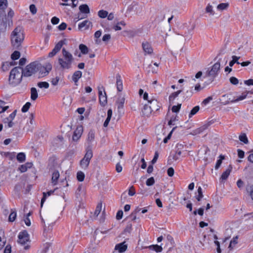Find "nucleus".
Returning <instances> with one entry per match:
<instances>
[{"mask_svg": "<svg viewBox=\"0 0 253 253\" xmlns=\"http://www.w3.org/2000/svg\"><path fill=\"white\" fill-rule=\"evenodd\" d=\"M39 67H40V63L33 62L27 65L24 69L20 66L14 67L10 72L9 84L16 86L21 83L23 76L29 77L37 72Z\"/></svg>", "mask_w": 253, "mask_h": 253, "instance_id": "1", "label": "nucleus"}, {"mask_svg": "<svg viewBox=\"0 0 253 253\" xmlns=\"http://www.w3.org/2000/svg\"><path fill=\"white\" fill-rule=\"evenodd\" d=\"M14 15V12L11 8L9 9L7 15L5 11H0V32L4 33L12 26Z\"/></svg>", "mask_w": 253, "mask_h": 253, "instance_id": "2", "label": "nucleus"}, {"mask_svg": "<svg viewBox=\"0 0 253 253\" xmlns=\"http://www.w3.org/2000/svg\"><path fill=\"white\" fill-rule=\"evenodd\" d=\"M11 43L13 49L20 50L21 44L24 39L23 28L18 26L12 32L11 35Z\"/></svg>", "mask_w": 253, "mask_h": 253, "instance_id": "3", "label": "nucleus"}, {"mask_svg": "<svg viewBox=\"0 0 253 253\" xmlns=\"http://www.w3.org/2000/svg\"><path fill=\"white\" fill-rule=\"evenodd\" d=\"M63 58H59L58 63L62 69H69L71 68V65L74 60L72 54L67 51L65 48L62 50Z\"/></svg>", "mask_w": 253, "mask_h": 253, "instance_id": "4", "label": "nucleus"}, {"mask_svg": "<svg viewBox=\"0 0 253 253\" xmlns=\"http://www.w3.org/2000/svg\"><path fill=\"white\" fill-rule=\"evenodd\" d=\"M220 59L219 58L217 62H216L212 67L211 69L209 68L207 70L205 76L204 77V78L207 77H210L211 79L210 83H211L213 81L214 78L217 76L218 73V71L220 69Z\"/></svg>", "mask_w": 253, "mask_h": 253, "instance_id": "5", "label": "nucleus"}, {"mask_svg": "<svg viewBox=\"0 0 253 253\" xmlns=\"http://www.w3.org/2000/svg\"><path fill=\"white\" fill-rule=\"evenodd\" d=\"M93 157L92 151L85 150V154L84 158L80 161V166L84 169H87L90 163V161Z\"/></svg>", "mask_w": 253, "mask_h": 253, "instance_id": "6", "label": "nucleus"}, {"mask_svg": "<svg viewBox=\"0 0 253 253\" xmlns=\"http://www.w3.org/2000/svg\"><path fill=\"white\" fill-rule=\"evenodd\" d=\"M39 67V76L40 77H43L49 74V71L52 69V65L50 63H47L45 66H42L40 63V67Z\"/></svg>", "mask_w": 253, "mask_h": 253, "instance_id": "7", "label": "nucleus"}, {"mask_svg": "<svg viewBox=\"0 0 253 253\" xmlns=\"http://www.w3.org/2000/svg\"><path fill=\"white\" fill-rule=\"evenodd\" d=\"M95 139V132L93 130H90L87 135L86 139V146L85 147V150H90L92 151V142L94 141Z\"/></svg>", "mask_w": 253, "mask_h": 253, "instance_id": "8", "label": "nucleus"}, {"mask_svg": "<svg viewBox=\"0 0 253 253\" xmlns=\"http://www.w3.org/2000/svg\"><path fill=\"white\" fill-rule=\"evenodd\" d=\"M18 238V242L21 245H25L26 242L29 241V235L26 230L20 232Z\"/></svg>", "mask_w": 253, "mask_h": 253, "instance_id": "9", "label": "nucleus"}, {"mask_svg": "<svg viewBox=\"0 0 253 253\" xmlns=\"http://www.w3.org/2000/svg\"><path fill=\"white\" fill-rule=\"evenodd\" d=\"M83 132V127L82 126H79L75 130L72 136V139L74 141H77L81 137Z\"/></svg>", "mask_w": 253, "mask_h": 253, "instance_id": "10", "label": "nucleus"}, {"mask_svg": "<svg viewBox=\"0 0 253 253\" xmlns=\"http://www.w3.org/2000/svg\"><path fill=\"white\" fill-rule=\"evenodd\" d=\"M148 103L150 104V108L153 111L159 110L161 107V104L155 99H151L148 100Z\"/></svg>", "mask_w": 253, "mask_h": 253, "instance_id": "11", "label": "nucleus"}, {"mask_svg": "<svg viewBox=\"0 0 253 253\" xmlns=\"http://www.w3.org/2000/svg\"><path fill=\"white\" fill-rule=\"evenodd\" d=\"M6 241L4 232L3 229H0V250L3 248L5 245Z\"/></svg>", "mask_w": 253, "mask_h": 253, "instance_id": "12", "label": "nucleus"}, {"mask_svg": "<svg viewBox=\"0 0 253 253\" xmlns=\"http://www.w3.org/2000/svg\"><path fill=\"white\" fill-rule=\"evenodd\" d=\"M142 45L145 52L148 54H151L153 52V49L151 45L148 42H143Z\"/></svg>", "mask_w": 253, "mask_h": 253, "instance_id": "13", "label": "nucleus"}, {"mask_svg": "<svg viewBox=\"0 0 253 253\" xmlns=\"http://www.w3.org/2000/svg\"><path fill=\"white\" fill-rule=\"evenodd\" d=\"M152 112H153V111L150 108V105H149L148 104H145L144 105L143 108L142 110V113L143 115L148 117L151 114Z\"/></svg>", "mask_w": 253, "mask_h": 253, "instance_id": "14", "label": "nucleus"}, {"mask_svg": "<svg viewBox=\"0 0 253 253\" xmlns=\"http://www.w3.org/2000/svg\"><path fill=\"white\" fill-rule=\"evenodd\" d=\"M116 85L118 91H122L123 89V82L121 80V77L119 74L116 76Z\"/></svg>", "mask_w": 253, "mask_h": 253, "instance_id": "15", "label": "nucleus"}, {"mask_svg": "<svg viewBox=\"0 0 253 253\" xmlns=\"http://www.w3.org/2000/svg\"><path fill=\"white\" fill-rule=\"evenodd\" d=\"M125 242L117 244L115 246V249L118 250L120 253H123L127 249V245L125 244Z\"/></svg>", "mask_w": 253, "mask_h": 253, "instance_id": "16", "label": "nucleus"}, {"mask_svg": "<svg viewBox=\"0 0 253 253\" xmlns=\"http://www.w3.org/2000/svg\"><path fill=\"white\" fill-rule=\"evenodd\" d=\"M60 174L58 170H55L52 175L51 181L53 185H55L57 184V181L59 177Z\"/></svg>", "mask_w": 253, "mask_h": 253, "instance_id": "17", "label": "nucleus"}, {"mask_svg": "<svg viewBox=\"0 0 253 253\" xmlns=\"http://www.w3.org/2000/svg\"><path fill=\"white\" fill-rule=\"evenodd\" d=\"M90 25L92 26L91 22L87 20H85L79 24L78 28L80 30H81L84 27H85V29H87Z\"/></svg>", "mask_w": 253, "mask_h": 253, "instance_id": "18", "label": "nucleus"}, {"mask_svg": "<svg viewBox=\"0 0 253 253\" xmlns=\"http://www.w3.org/2000/svg\"><path fill=\"white\" fill-rule=\"evenodd\" d=\"M82 76V72L81 71H76L74 73L72 76V80L75 83H77Z\"/></svg>", "mask_w": 253, "mask_h": 253, "instance_id": "19", "label": "nucleus"}, {"mask_svg": "<svg viewBox=\"0 0 253 253\" xmlns=\"http://www.w3.org/2000/svg\"><path fill=\"white\" fill-rule=\"evenodd\" d=\"M79 10L81 12L84 14H88L90 12V9L86 4H83L79 6Z\"/></svg>", "mask_w": 253, "mask_h": 253, "instance_id": "20", "label": "nucleus"}, {"mask_svg": "<svg viewBox=\"0 0 253 253\" xmlns=\"http://www.w3.org/2000/svg\"><path fill=\"white\" fill-rule=\"evenodd\" d=\"M232 169V167H231V165H230L229 168L227 169L225 171H224L222 173V174L221 176V178L222 180H226L228 177V176L231 171Z\"/></svg>", "mask_w": 253, "mask_h": 253, "instance_id": "21", "label": "nucleus"}, {"mask_svg": "<svg viewBox=\"0 0 253 253\" xmlns=\"http://www.w3.org/2000/svg\"><path fill=\"white\" fill-rule=\"evenodd\" d=\"M38 97V94L37 89L35 87H32L31 88V99L35 101Z\"/></svg>", "mask_w": 253, "mask_h": 253, "instance_id": "22", "label": "nucleus"}, {"mask_svg": "<svg viewBox=\"0 0 253 253\" xmlns=\"http://www.w3.org/2000/svg\"><path fill=\"white\" fill-rule=\"evenodd\" d=\"M181 147H182V145L177 144V147L178 148L177 150H176L175 154L173 156V157H172V158L174 160L176 161V160H178L179 156L181 155V150H179L181 149Z\"/></svg>", "mask_w": 253, "mask_h": 253, "instance_id": "23", "label": "nucleus"}, {"mask_svg": "<svg viewBox=\"0 0 253 253\" xmlns=\"http://www.w3.org/2000/svg\"><path fill=\"white\" fill-rule=\"evenodd\" d=\"M250 91H246L242 93V95L238 96L236 99L232 100V102H236L240 100H242L246 98Z\"/></svg>", "mask_w": 253, "mask_h": 253, "instance_id": "24", "label": "nucleus"}, {"mask_svg": "<svg viewBox=\"0 0 253 253\" xmlns=\"http://www.w3.org/2000/svg\"><path fill=\"white\" fill-rule=\"evenodd\" d=\"M56 164V158L54 156H52L49 158L48 166L49 169L54 168L55 164Z\"/></svg>", "mask_w": 253, "mask_h": 253, "instance_id": "25", "label": "nucleus"}, {"mask_svg": "<svg viewBox=\"0 0 253 253\" xmlns=\"http://www.w3.org/2000/svg\"><path fill=\"white\" fill-rule=\"evenodd\" d=\"M182 92L181 90H179L177 91L174 92L172 93L169 97V102H171V101H173L174 99L177 97L178 95Z\"/></svg>", "mask_w": 253, "mask_h": 253, "instance_id": "26", "label": "nucleus"}, {"mask_svg": "<svg viewBox=\"0 0 253 253\" xmlns=\"http://www.w3.org/2000/svg\"><path fill=\"white\" fill-rule=\"evenodd\" d=\"M16 217V211L15 209H11V213L8 217V220L10 222L14 221Z\"/></svg>", "mask_w": 253, "mask_h": 253, "instance_id": "27", "label": "nucleus"}, {"mask_svg": "<svg viewBox=\"0 0 253 253\" xmlns=\"http://www.w3.org/2000/svg\"><path fill=\"white\" fill-rule=\"evenodd\" d=\"M103 90H104V91H105L104 88H103ZM99 103L101 106H105V105L106 104V103L107 102V95H106L105 92H104V95L101 96V97H100L99 98Z\"/></svg>", "mask_w": 253, "mask_h": 253, "instance_id": "28", "label": "nucleus"}, {"mask_svg": "<svg viewBox=\"0 0 253 253\" xmlns=\"http://www.w3.org/2000/svg\"><path fill=\"white\" fill-rule=\"evenodd\" d=\"M149 249L155 251L157 253H160L162 251L163 248L161 246L158 245H154L150 246Z\"/></svg>", "mask_w": 253, "mask_h": 253, "instance_id": "29", "label": "nucleus"}, {"mask_svg": "<svg viewBox=\"0 0 253 253\" xmlns=\"http://www.w3.org/2000/svg\"><path fill=\"white\" fill-rule=\"evenodd\" d=\"M17 160L20 163H23L25 161L26 155L24 153H19L16 157Z\"/></svg>", "mask_w": 253, "mask_h": 253, "instance_id": "30", "label": "nucleus"}, {"mask_svg": "<svg viewBox=\"0 0 253 253\" xmlns=\"http://www.w3.org/2000/svg\"><path fill=\"white\" fill-rule=\"evenodd\" d=\"M125 98L124 97L118 98V99L116 102L117 104L118 105V109L123 108L124 104L125 103Z\"/></svg>", "mask_w": 253, "mask_h": 253, "instance_id": "31", "label": "nucleus"}, {"mask_svg": "<svg viewBox=\"0 0 253 253\" xmlns=\"http://www.w3.org/2000/svg\"><path fill=\"white\" fill-rule=\"evenodd\" d=\"M211 125V123L210 122H208L207 124L203 125L200 127L198 128L196 130L197 133H200L203 132L205 129H207L208 127Z\"/></svg>", "mask_w": 253, "mask_h": 253, "instance_id": "32", "label": "nucleus"}, {"mask_svg": "<svg viewBox=\"0 0 253 253\" xmlns=\"http://www.w3.org/2000/svg\"><path fill=\"white\" fill-rule=\"evenodd\" d=\"M79 49L83 54H86L88 52V48L84 44H80L79 45Z\"/></svg>", "mask_w": 253, "mask_h": 253, "instance_id": "33", "label": "nucleus"}, {"mask_svg": "<svg viewBox=\"0 0 253 253\" xmlns=\"http://www.w3.org/2000/svg\"><path fill=\"white\" fill-rule=\"evenodd\" d=\"M8 2L7 0H0V10L1 11H5V9L7 7Z\"/></svg>", "mask_w": 253, "mask_h": 253, "instance_id": "34", "label": "nucleus"}, {"mask_svg": "<svg viewBox=\"0 0 253 253\" xmlns=\"http://www.w3.org/2000/svg\"><path fill=\"white\" fill-rule=\"evenodd\" d=\"M64 44H65V40H61L55 45V46L54 47V49L57 52H59Z\"/></svg>", "mask_w": 253, "mask_h": 253, "instance_id": "35", "label": "nucleus"}, {"mask_svg": "<svg viewBox=\"0 0 253 253\" xmlns=\"http://www.w3.org/2000/svg\"><path fill=\"white\" fill-rule=\"evenodd\" d=\"M64 44H65V40H61L55 45V46L54 47V49L57 52H59Z\"/></svg>", "mask_w": 253, "mask_h": 253, "instance_id": "36", "label": "nucleus"}, {"mask_svg": "<svg viewBox=\"0 0 253 253\" xmlns=\"http://www.w3.org/2000/svg\"><path fill=\"white\" fill-rule=\"evenodd\" d=\"M5 104L4 101L0 100V114L4 112L8 108V106H5Z\"/></svg>", "mask_w": 253, "mask_h": 253, "instance_id": "37", "label": "nucleus"}, {"mask_svg": "<svg viewBox=\"0 0 253 253\" xmlns=\"http://www.w3.org/2000/svg\"><path fill=\"white\" fill-rule=\"evenodd\" d=\"M239 139L245 144H248L249 143L248 137L245 133H242L240 135Z\"/></svg>", "mask_w": 253, "mask_h": 253, "instance_id": "38", "label": "nucleus"}, {"mask_svg": "<svg viewBox=\"0 0 253 253\" xmlns=\"http://www.w3.org/2000/svg\"><path fill=\"white\" fill-rule=\"evenodd\" d=\"M11 67V64L9 63V62H3L1 66V69L3 71L5 72L8 71L9 68Z\"/></svg>", "mask_w": 253, "mask_h": 253, "instance_id": "39", "label": "nucleus"}, {"mask_svg": "<svg viewBox=\"0 0 253 253\" xmlns=\"http://www.w3.org/2000/svg\"><path fill=\"white\" fill-rule=\"evenodd\" d=\"M239 59V57L236 56H232V60L229 62V66L230 67H232L235 63H237V64H240V62L238 61V59Z\"/></svg>", "mask_w": 253, "mask_h": 253, "instance_id": "40", "label": "nucleus"}, {"mask_svg": "<svg viewBox=\"0 0 253 253\" xmlns=\"http://www.w3.org/2000/svg\"><path fill=\"white\" fill-rule=\"evenodd\" d=\"M197 192L198 193V195H196L195 196V197L198 201H200L201 200L202 198L203 197L202 189L201 187H199L198 190H197Z\"/></svg>", "mask_w": 253, "mask_h": 253, "instance_id": "41", "label": "nucleus"}, {"mask_svg": "<svg viewBox=\"0 0 253 253\" xmlns=\"http://www.w3.org/2000/svg\"><path fill=\"white\" fill-rule=\"evenodd\" d=\"M20 56V53L19 51L15 50L11 55V58L13 60H16L19 58Z\"/></svg>", "mask_w": 253, "mask_h": 253, "instance_id": "42", "label": "nucleus"}, {"mask_svg": "<svg viewBox=\"0 0 253 253\" xmlns=\"http://www.w3.org/2000/svg\"><path fill=\"white\" fill-rule=\"evenodd\" d=\"M38 87L40 88H48L49 87V84L46 82H39L37 84Z\"/></svg>", "mask_w": 253, "mask_h": 253, "instance_id": "43", "label": "nucleus"}, {"mask_svg": "<svg viewBox=\"0 0 253 253\" xmlns=\"http://www.w3.org/2000/svg\"><path fill=\"white\" fill-rule=\"evenodd\" d=\"M200 109V107L199 106H196L194 107L190 111L189 114V117L191 118L193 116L195 115Z\"/></svg>", "mask_w": 253, "mask_h": 253, "instance_id": "44", "label": "nucleus"}, {"mask_svg": "<svg viewBox=\"0 0 253 253\" xmlns=\"http://www.w3.org/2000/svg\"><path fill=\"white\" fill-rule=\"evenodd\" d=\"M77 178L79 181H83L84 179V174L82 171H78L77 174Z\"/></svg>", "mask_w": 253, "mask_h": 253, "instance_id": "45", "label": "nucleus"}, {"mask_svg": "<svg viewBox=\"0 0 253 253\" xmlns=\"http://www.w3.org/2000/svg\"><path fill=\"white\" fill-rule=\"evenodd\" d=\"M108 14V12L104 10H100L98 12V15L101 18H106Z\"/></svg>", "mask_w": 253, "mask_h": 253, "instance_id": "46", "label": "nucleus"}, {"mask_svg": "<svg viewBox=\"0 0 253 253\" xmlns=\"http://www.w3.org/2000/svg\"><path fill=\"white\" fill-rule=\"evenodd\" d=\"M220 159L218 160L216 162L215 166V169H217L221 166L222 160L224 159V156L222 155H220L219 157Z\"/></svg>", "mask_w": 253, "mask_h": 253, "instance_id": "47", "label": "nucleus"}, {"mask_svg": "<svg viewBox=\"0 0 253 253\" xmlns=\"http://www.w3.org/2000/svg\"><path fill=\"white\" fill-rule=\"evenodd\" d=\"M237 239L238 237L236 236L235 238H233V239L231 241L230 244L229 245L228 248L230 249V250H232L233 248V247L232 246H235L237 244Z\"/></svg>", "mask_w": 253, "mask_h": 253, "instance_id": "48", "label": "nucleus"}, {"mask_svg": "<svg viewBox=\"0 0 253 253\" xmlns=\"http://www.w3.org/2000/svg\"><path fill=\"white\" fill-rule=\"evenodd\" d=\"M31 105V104L30 102H27L22 108L21 111L23 113L27 112L28 110L29 109L30 106Z\"/></svg>", "mask_w": 253, "mask_h": 253, "instance_id": "49", "label": "nucleus"}, {"mask_svg": "<svg viewBox=\"0 0 253 253\" xmlns=\"http://www.w3.org/2000/svg\"><path fill=\"white\" fill-rule=\"evenodd\" d=\"M181 104H178L177 105H174L172 107L171 111L174 113H178L181 108Z\"/></svg>", "mask_w": 253, "mask_h": 253, "instance_id": "50", "label": "nucleus"}, {"mask_svg": "<svg viewBox=\"0 0 253 253\" xmlns=\"http://www.w3.org/2000/svg\"><path fill=\"white\" fill-rule=\"evenodd\" d=\"M246 190L250 193L251 198L253 200V185L248 186L246 187Z\"/></svg>", "mask_w": 253, "mask_h": 253, "instance_id": "51", "label": "nucleus"}, {"mask_svg": "<svg viewBox=\"0 0 253 253\" xmlns=\"http://www.w3.org/2000/svg\"><path fill=\"white\" fill-rule=\"evenodd\" d=\"M154 183H155V179L153 177H151L149 178L146 181V184L148 186H152Z\"/></svg>", "mask_w": 253, "mask_h": 253, "instance_id": "52", "label": "nucleus"}, {"mask_svg": "<svg viewBox=\"0 0 253 253\" xmlns=\"http://www.w3.org/2000/svg\"><path fill=\"white\" fill-rule=\"evenodd\" d=\"M132 230V224L128 222L124 229L125 233H130Z\"/></svg>", "mask_w": 253, "mask_h": 253, "instance_id": "53", "label": "nucleus"}, {"mask_svg": "<svg viewBox=\"0 0 253 253\" xmlns=\"http://www.w3.org/2000/svg\"><path fill=\"white\" fill-rule=\"evenodd\" d=\"M228 6V4L226 3H221L218 5L217 8L220 10H224L226 9Z\"/></svg>", "mask_w": 253, "mask_h": 253, "instance_id": "54", "label": "nucleus"}, {"mask_svg": "<svg viewBox=\"0 0 253 253\" xmlns=\"http://www.w3.org/2000/svg\"><path fill=\"white\" fill-rule=\"evenodd\" d=\"M29 8H30V12H31V13L32 14L34 15L37 13V8L35 4H31L30 5Z\"/></svg>", "mask_w": 253, "mask_h": 253, "instance_id": "55", "label": "nucleus"}, {"mask_svg": "<svg viewBox=\"0 0 253 253\" xmlns=\"http://www.w3.org/2000/svg\"><path fill=\"white\" fill-rule=\"evenodd\" d=\"M193 93V92L192 90H187L186 93H184V95L183 96L184 99L185 100L189 97H190Z\"/></svg>", "mask_w": 253, "mask_h": 253, "instance_id": "56", "label": "nucleus"}, {"mask_svg": "<svg viewBox=\"0 0 253 253\" xmlns=\"http://www.w3.org/2000/svg\"><path fill=\"white\" fill-rule=\"evenodd\" d=\"M229 81L231 84L234 85H237L239 83V80L237 78L232 77L229 79Z\"/></svg>", "mask_w": 253, "mask_h": 253, "instance_id": "57", "label": "nucleus"}, {"mask_svg": "<svg viewBox=\"0 0 253 253\" xmlns=\"http://www.w3.org/2000/svg\"><path fill=\"white\" fill-rule=\"evenodd\" d=\"M206 12L210 13L211 15L214 14V12L212 10V6L210 4H208L206 8Z\"/></svg>", "mask_w": 253, "mask_h": 253, "instance_id": "58", "label": "nucleus"}, {"mask_svg": "<svg viewBox=\"0 0 253 253\" xmlns=\"http://www.w3.org/2000/svg\"><path fill=\"white\" fill-rule=\"evenodd\" d=\"M101 210V206L97 205L94 212V216L97 217L100 213Z\"/></svg>", "mask_w": 253, "mask_h": 253, "instance_id": "59", "label": "nucleus"}, {"mask_svg": "<svg viewBox=\"0 0 253 253\" xmlns=\"http://www.w3.org/2000/svg\"><path fill=\"white\" fill-rule=\"evenodd\" d=\"M159 157V153L158 151H156L155 153L154 156L153 157V159L151 161V164L152 165L155 164L158 160V158Z\"/></svg>", "mask_w": 253, "mask_h": 253, "instance_id": "60", "label": "nucleus"}, {"mask_svg": "<svg viewBox=\"0 0 253 253\" xmlns=\"http://www.w3.org/2000/svg\"><path fill=\"white\" fill-rule=\"evenodd\" d=\"M59 81V77H56L55 78L52 79V80L51 81V83L53 85L55 86L58 84Z\"/></svg>", "mask_w": 253, "mask_h": 253, "instance_id": "61", "label": "nucleus"}, {"mask_svg": "<svg viewBox=\"0 0 253 253\" xmlns=\"http://www.w3.org/2000/svg\"><path fill=\"white\" fill-rule=\"evenodd\" d=\"M174 170L172 167L169 168L168 169L167 173L169 176L172 177L174 175Z\"/></svg>", "mask_w": 253, "mask_h": 253, "instance_id": "62", "label": "nucleus"}, {"mask_svg": "<svg viewBox=\"0 0 253 253\" xmlns=\"http://www.w3.org/2000/svg\"><path fill=\"white\" fill-rule=\"evenodd\" d=\"M237 185L239 189H242L244 187V182L242 180L240 179L237 182Z\"/></svg>", "mask_w": 253, "mask_h": 253, "instance_id": "63", "label": "nucleus"}, {"mask_svg": "<svg viewBox=\"0 0 253 253\" xmlns=\"http://www.w3.org/2000/svg\"><path fill=\"white\" fill-rule=\"evenodd\" d=\"M11 246L9 244H7L4 250L3 253H11Z\"/></svg>", "mask_w": 253, "mask_h": 253, "instance_id": "64", "label": "nucleus"}]
</instances>
